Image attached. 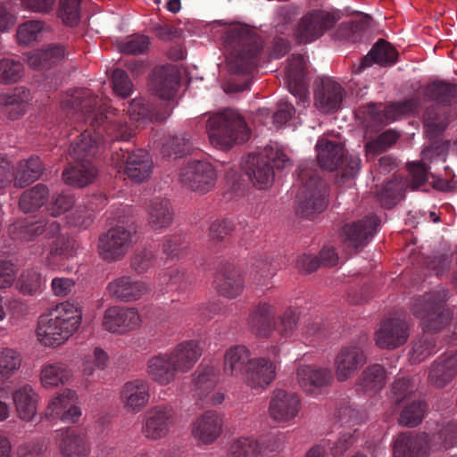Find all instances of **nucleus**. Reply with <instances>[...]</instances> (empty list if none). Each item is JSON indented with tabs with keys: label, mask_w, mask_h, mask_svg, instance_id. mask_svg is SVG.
Returning a JSON list of instances; mask_svg holds the SVG:
<instances>
[{
	"label": "nucleus",
	"mask_w": 457,
	"mask_h": 457,
	"mask_svg": "<svg viewBox=\"0 0 457 457\" xmlns=\"http://www.w3.org/2000/svg\"><path fill=\"white\" fill-rule=\"evenodd\" d=\"M61 107L66 114V126L74 124V129H79L77 125H88L71 144L70 155L73 161L93 162L107 143L129 141L133 136L124 114L108 106L90 89L77 88L68 92Z\"/></svg>",
	"instance_id": "1"
},
{
	"label": "nucleus",
	"mask_w": 457,
	"mask_h": 457,
	"mask_svg": "<svg viewBox=\"0 0 457 457\" xmlns=\"http://www.w3.org/2000/svg\"><path fill=\"white\" fill-rule=\"evenodd\" d=\"M447 299L448 292L445 289L432 291L413 298L411 312L414 316L421 319L424 331L423 336L415 341L412 346L413 358L419 361L436 352V340L432 334L442 330L452 319L450 312L445 308Z\"/></svg>",
	"instance_id": "2"
},
{
	"label": "nucleus",
	"mask_w": 457,
	"mask_h": 457,
	"mask_svg": "<svg viewBox=\"0 0 457 457\" xmlns=\"http://www.w3.org/2000/svg\"><path fill=\"white\" fill-rule=\"evenodd\" d=\"M223 45L228 56V68L234 74H251L257 68L262 49V38L248 26L237 24L225 31Z\"/></svg>",
	"instance_id": "3"
},
{
	"label": "nucleus",
	"mask_w": 457,
	"mask_h": 457,
	"mask_svg": "<svg viewBox=\"0 0 457 457\" xmlns=\"http://www.w3.org/2000/svg\"><path fill=\"white\" fill-rule=\"evenodd\" d=\"M81 320L80 307L69 301L63 302L39 317L37 328V339L46 346H59L78 330Z\"/></svg>",
	"instance_id": "4"
},
{
	"label": "nucleus",
	"mask_w": 457,
	"mask_h": 457,
	"mask_svg": "<svg viewBox=\"0 0 457 457\" xmlns=\"http://www.w3.org/2000/svg\"><path fill=\"white\" fill-rule=\"evenodd\" d=\"M301 187L297 194V214L312 219L322 212L328 205V185L320 178V170L313 161H303L298 167Z\"/></svg>",
	"instance_id": "5"
},
{
	"label": "nucleus",
	"mask_w": 457,
	"mask_h": 457,
	"mask_svg": "<svg viewBox=\"0 0 457 457\" xmlns=\"http://www.w3.org/2000/svg\"><path fill=\"white\" fill-rule=\"evenodd\" d=\"M206 128L211 143L220 149L245 143L250 138V129L244 117L233 109H225L210 116Z\"/></svg>",
	"instance_id": "6"
},
{
	"label": "nucleus",
	"mask_w": 457,
	"mask_h": 457,
	"mask_svg": "<svg viewBox=\"0 0 457 457\" xmlns=\"http://www.w3.org/2000/svg\"><path fill=\"white\" fill-rule=\"evenodd\" d=\"M291 160L277 145H268L262 152L249 154L243 161V169L249 179L259 188H267L274 179V168L283 170Z\"/></svg>",
	"instance_id": "7"
},
{
	"label": "nucleus",
	"mask_w": 457,
	"mask_h": 457,
	"mask_svg": "<svg viewBox=\"0 0 457 457\" xmlns=\"http://www.w3.org/2000/svg\"><path fill=\"white\" fill-rule=\"evenodd\" d=\"M317 159L324 170H337L340 173L341 181L353 179L361 168V159L357 155L345 154L341 143L320 138L316 144Z\"/></svg>",
	"instance_id": "8"
},
{
	"label": "nucleus",
	"mask_w": 457,
	"mask_h": 457,
	"mask_svg": "<svg viewBox=\"0 0 457 457\" xmlns=\"http://www.w3.org/2000/svg\"><path fill=\"white\" fill-rule=\"evenodd\" d=\"M112 164L132 181L141 183L150 177L153 162L148 153L143 149L130 151L128 148L111 146Z\"/></svg>",
	"instance_id": "9"
},
{
	"label": "nucleus",
	"mask_w": 457,
	"mask_h": 457,
	"mask_svg": "<svg viewBox=\"0 0 457 457\" xmlns=\"http://www.w3.org/2000/svg\"><path fill=\"white\" fill-rule=\"evenodd\" d=\"M336 12L312 10L304 14L294 29V37L299 44L312 43L331 29L339 21Z\"/></svg>",
	"instance_id": "10"
},
{
	"label": "nucleus",
	"mask_w": 457,
	"mask_h": 457,
	"mask_svg": "<svg viewBox=\"0 0 457 457\" xmlns=\"http://www.w3.org/2000/svg\"><path fill=\"white\" fill-rule=\"evenodd\" d=\"M179 178L191 190L206 193L214 187L217 172L209 162L190 161L180 169Z\"/></svg>",
	"instance_id": "11"
},
{
	"label": "nucleus",
	"mask_w": 457,
	"mask_h": 457,
	"mask_svg": "<svg viewBox=\"0 0 457 457\" xmlns=\"http://www.w3.org/2000/svg\"><path fill=\"white\" fill-rule=\"evenodd\" d=\"M380 226V220L375 214H370L357 221L345 224L341 237L346 246L360 250L368 245Z\"/></svg>",
	"instance_id": "12"
},
{
	"label": "nucleus",
	"mask_w": 457,
	"mask_h": 457,
	"mask_svg": "<svg viewBox=\"0 0 457 457\" xmlns=\"http://www.w3.org/2000/svg\"><path fill=\"white\" fill-rule=\"evenodd\" d=\"M131 243L132 232L123 226H116L100 236L99 254L108 262L120 260L125 255Z\"/></svg>",
	"instance_id": "13"
},
{
	"label": "nucleus",
	"mask_w": 457,
	"mask_h": 457,
	"mask_svg": "<svg viewBox=\"0 0 457 457\" xmlns=\"http://www.w3.org/2000/svg\"><path fill=\"white\" fill-rule=\"evenodd\" d=\"M418 107V101L407 99L403 102L383 106L381 104H370L363 112L365 119L371 125L384 126L400 117L414 112Z\"/></svg>",
	"instance_id": "14"
},
{
	"label": "nucleus",
	"mask_w": 457,
	"mask_h": 457,
	"mask_svg": "<svg viewBox=\"0 0 457 457\" xmlns=\"http://www.w3.org/2000/svg\"><path fill=\"white\" fill-rule=\"evenodd\" d=\"M140 323L136 308L112 306L105 310L102 325L108 332L125 334L138 328Z\"/></svg>",
	"instance_id": "15"
},
{
	"label": "nucleus",
	"mask_w": 457,
	"mask_h": 457,
	"mask_svg": "<svg viewBox=\"0 0 457 457\" xmlns=\"http://www.w3.org/2000/svg\"><path fill=\"white\" fill-rule=\"evenodd\" d=\"M218 379L217 370L213 366L204 365L198 367L194 378L195 395L204 404L217 405L221 403L225 395L221 392L212 393Z\"/></svg>",
	"instance_id": "16"
},
{
	"label": "nucleus",
	"mask_w": 457,
	"mask_h": 457,
	"mask_svg": "<svg viewBox=\"0 0 457 457\" xmlns=\"http://www.w3.org/2000/svg\"><path fill=\"white\" fill-rule=\"evenodd\" d=\"M367 358L363 349L357 344H351L340 349L334 361L338 381L351 378L365 363Z\"/></svg>",
	"instance_id": "17"
},
{
	"label": "nucleus",
	"mask_w": 457,
	"mask_h": 457,
	"mask_svg": "<svg viewBox=\"0 0 457 457\" xmlns=\"http://www.w3.org/2000/svg\"><path fill=\"white\" fill-rule=\"evenodd\" d=\"M48 419H59L63 422L75 423L81 416V411L77 406V395L71 389H64L54 397L46 410Z\"/></svg>",
	"instance_id": "18"
},
{
	"label": "nucleus",
	"mask_w": 457,
	"mask_h": 457,
	"mask_svg": "<svg viewBox=\"0 0 457 457\" xmlns=\"http://www.w3.org/2000/svg\"><path fill=\"white\" fill-rule=\"evenodd\" d=\"M4 158H2V187L13 182L14 187L23 188L37 180L44 170V165L39 157L31 156L27 160L20 162L16 172L5 173Z\"/></svg>",
	"instance_id": "19"
},
{
	"label": "nucleus",
	"mask_w": 457,
	"mask_h": 457,
	"mask_svg": "<svg viewBox=\"0 0 457 457\" xmlns=\"http://www.w3.org/2000/svg\"><path fill=\"white\" fill-rule=\"evenodd\" d=\"M301 401L297 394L284 389H276L270 398L269 412L278 422L294 420L299 413Z\"/></svg>",
	"instance_id": "20"
},
{
	"label": "nucleus",
	"mask_w": 457,
	"mask_h": 457,
	"mask_svg": "<svg viewBox=\"0 0 457 457\" xmlns=\"http://www.w3.org/2000/svg\"><path fill=\"white\" fill-rule=\"evenodd\" d=\"M409 328L400 318L386 319L380 323L375 333L376 345L380 348L395 349L406 343Z\"/></svg>",
	"instance_id": "21"
},
{
	"label": "nucleus",
	"mask_w": 457,
	"mask_h": 457,
	"mask_svg": "<svg viewBox=\"0 0 457 457\" xmlns=\"http://www.w3.org/2000/svg\"><path fill=\"white\" fill-rule=\"evenodd\" d=\"M175 423V412L169 406L150 409L145 415L143 433L150 439H160L168 435Z\"/></svg>",
	"instance_id": "22"
},
{
	"label": "nucleus",
	"mask_w": 457,
	"mask_h": 457,
	"mask_svg": "<svg viewBox=\"0 0 457 457\" xmlns=\"http://www.w3.org/2000/svg\"><path fill=\"white\" fill-rule=\"evenodd\" d=\"M344 96L345 89L342 86L331 79L326 78L316 85L314 104L322 112H334L341 107Z\"/></svg>",
	"instance_id": "23"
},
{
	"label": "nucleus",
	"mask_w": 457,
	"mask_h": 457,
	"mask_svg": "<svg viewBox=\"0 0 457 457\" xmlns=\"http://www.w3.org/2000/svg\"><path fill=\"white\" fill-rule=\"evenodd\" d=\"M149 291L146 283L137 280L131 276H120L108 283V295L117 301L129 303L138 300Z\"/></svg>",
	"instance_id": "24"
},
{
	"label": "nucleus",
	"mask_w": 457,
	"mask_h": 457,
	"mask_svg": "<svg viewBox=\"0 0 457 457\" xmlns=\"http://www.w3.org/2000/svg\"><path fill=\"white\" fill-rule=\"evenodd\" d=\"M296 378L301 388L307 394L316 396L322 388L328 386L333 381V373L328 368H317L310 365L300 366Z\"/></svg>",
	"instance_id": "25"
},
{
	"label": "nucleus",
	"mask_w": 457,
	"mask_h": 457,
	"mask_svg": "<svg viewBox=\"0 0 457 457\" xmlns=\"http://www.w3.org/2000/svg\"><path fill=\"white\" fill-rule=\"evenodd\" d=\"M276 370L274 361L265 357L253 358L245 370V381L251 388L262 390L275 379Z\"/></svg>",
	"instance_id": "26"
},
{
	"label": "nucleus",
	"mask_w": 457,
	"mask_h": 457,
	"mask_svg": "<svg viewBox=\"0 0 457 457\" xmlns=\"http://www.w3.org/2000/svg\"><path fill=\"white\" fill-rule=\"evenodd\" d=\"M428 436L426 433H402L394 441V457H428Z\"/></svg>",
	"instance_id": "27"
},
{
	"label": "nucleus",
	"mask_w": 457,
	"mask_h": 457,
	"mask_svg": "<svg viewBox=\"0 0 457 457\" xmlns=\"http://www.w3.org/2000/svg\"><path fill=\"white\" fill-rule=\"evenodd\" d=\"M179 86V78L172 66L156 67L149 82L150 89L162 100L172 99Z\"/></svg>",
	"instance_id": "28"
},
{
	"label": "nucleus",
	"mask_w": 457,
	"mask_h": 457,
	"mask_svg": "<svg viewBox=\"0 0 457 457\" xmlns=\"http://www.w3.org/2000/svg\"><path fill=\"white\" fill-rule=\"evenodd\" d=\"M305 61L301 54H293L287 67V79L289 92L305 104L309 100L307 84L304 79Z\"/></svg>",
	"instance_id": "29"
},
{
	"label": "nucleus",
	"mask_w": 457,
	"mask_h": 457,
	"mask_svg": "<svg viewBox=\"0 0 457 457\" xmlns=\"http://www.w3.org/2000/svg\"><path fill=\"white\" fill-rule=\"evenodd\" d=\"M149 383L137 378L128 381L120 391V401L128 411H140L149 401Z\"/></svg>",
	"instance_id": "30"
},
{
	"label": "nucleus",
	"mask_w": 457,
	"mask_h": 457,
	"mask_svg": "<svg viewBox=\"0 0 457 457\" xmlns=\"http://www.w3.org/2000/svg\"><path fill=\"white\" fill-rule=\"evenodd\" d=\"M457 374V350L438 357L431 365L428 372L429 383L442 388L448 385Z\"/></svg>",
	"instance_id": "31"
},
{
	"label": "nucleus",
	"mask_w": 457,
	"mask_h": 457,
	"mask_svg": "<svg viewBox=\"0 0 457 457\" xmlns=\"http://www.w3.org/2000/svg\"><path fill=\"white\" fill-rule=\"evenodd\" d=\"M54 438L61 453L65 457L86 456L89 452L84 434L75 428L58 429Z\"/></svg>",
	"instance_id": "32"
},
{
	"label": "nucleus",
	"mask_w": 457,
	"mask_h": 457,
	"mask_svg": "<svg viewBox=\"0 0 457 457\" xmlns=\"http://www.w3.org/2000/svg\"><path fill=\"white\" fill-rule=\"evenodd\" d=\"M178 373H187L192 370L202 355V347L196 340L179 343L169 353Z\"/></svg>",
	"instance_id": "33"
},
{
	"label": "nucleus",
	"mask_w": 457,
	"mask_h": 457,
	"mask_svg": "<svg viewBox=\"0 0 457 457\" xmlns=\"http://www.w3.org/2000/svg\"><path fill=\"white\" fill-rule=\"evenodd\" d=\"M398 58L397 50L386 40L378 39L371 47L370 52L361 60L359 65L355 68V73H361L366 68L373 63L381 66L393 65Z\"/></svg>",
	"instance_id": "34"
},
{
	"label": "nucleus",
	"mask_w": 457,
	"mask_h": 457,
	"mask_svg": "<svg viewBox=\"0 0 457 457\" xmlns=\"http://www.w3.org/2000/svg\"><path fill=\"white\" fill-rule=\"evenodd\" d=\"M172 109L173 107L168 103H164V106L156 108L143 98H135L129 103L127 112L129 119L133 120L163 121L170 115Z\"/></svg>",
	"instance_id": "35"
},
{
	"label": "nucleus",
	"mask_w": 457,
	"mask_h": 457,
	"mask_svg": "<svg viewBox=\"0 0 457 457\" xmlns=\"http://www.w3.org/2000/svg\"><path fill=\"white\" fill-rule=\"evenodd\" d=\"M222 420L215 411H206L195 422L193 435L204 444H212L221 434Z\"/></svg>",
	"instance_id": "36"
},
{
	"label": "nucleus",
	"mask_w": 457,
	"mask_h": 457,
	"mask_svg": "<svg viewBox=\"0 0 457 457\" xmlns=\"http://www.w3.org/2000/svg\"><path fill=\"white\" fill-rule=\"evenodd\" d=\"M274 317V308L266 303H261L251 312L248 324L257 336L267 337L275 328Z\"/></svg>",
	"instance_id": "37"
},
{
	"label": "nucleus",
	"mask_w": 457,
	"mask_h": 457,
	"mask_svg": "<svg viewBox=\"0 0 457 457\" xmlns=\"http://www.w3.org/2000/svg\"><path fill=\"white\" fill-rule=\"evenodd\" d=\"M386 385V370L380 364H372L363 370L357 380V391L368 395L380 392Z\"/></svg>",
	"instance_id": "38"
},
{
	"label": "nucleus",
	"mask_w": 457,
	"mask_h": 457,
	"mask_svg": "<svg viewBox=\"0 0 457 457\" xmlns=\"http://www.w3.org/2000/svg\"><path fill=\"white\" fill-rule=\"evenodd\" d=\"M147 373L160 385L170 384L178 374L169 353H160L151 358L147 364Z\"/></svg>",
	"instance_id": "39"
},
{
	"label": "nucleus",
	"mask_w": 457,
	"mask_h": 457,
	"mask_svg": "<svg viewBox=\"0 0 457 457\" xmlns=\"http://www.w3.org/2000/svg\"><path fill=\"white\" fill-rule=\"evenodd\" d=\"M97 173L94 162L73 161L62 172V179L68 185L84 187L90 183Z\"/></svg>",
	"instance_id": "40"
},
{
	"label": "nucleus",
	"mask_w": 457,
	"mask_h": 457,
	"mask_svg": "<svg viewBox=\"0 0 457 457\" xmlns=\"http://www.w3.org/2000/svg\"><path fill=\"white\" fill-rule=\"evenodd\" d=\"M13 403L19 417L30 420L37 413V395L29 385H24L12 394Z\"/></svg>",
	"instance_id": "41"
},
{
	"label": "nucleus",
	"mask_w": 457,
	"mask_h": 457,
	"mask_svg": "<svg viewBox=\"0 0 457 457\" xmlns=\"http://www.w3.org/2000/svg\"><path fill=\"white\" fill-rule=\"evenodd\" d=\"M148 222L154 229L168 228L173 220V211L168 199L156 197L151 200L147 209Z\"/></svg>",
	"instance_id": "42"
},
{
	"label": "nucleus",
	"mask_w": 457,
	"mask_h": 457,
	"mask_svg": "<svg viewBox=\"0 0 457 457\" xmlns=\"http://www.w3.org/2000/svg\"><path fill=\"white\" fill-rule=\"evenodd\" d=\"M252 359L250 352L245 346L237 345L231 347L225 354V373L233 377L244 376Z\"/></svg>",
	"instance_id": "43"
},
{
	"label": "nucleus",
	"mask_w": 457,
	"mask_h": 457,
	"mask_svg": "<svg viewBox=\"0 0 457 457\" xmlns=\"http://www.w3.org/2000/svg\"><path fill=\"white\" fill-rule=\"evenodd\" d=\"M29 95V91L21 87H14L12 92L2 93V103H4L2 112L8 113L11 120H17L24 114Z\"/></svg>",
	"instance_id": "44"
},
{
	"label": "nucleus",
	"mask_w": 457,
	"mask_h": 457,
	"mask_svg": "<svg viewBox=\"0 0 457 457\" xmlns=\"http://www.w3.org/2000/svg\"><path fill=\"white\" fill-rule=\"evenodd\" d=\"M65 56V48L61 45H50L37 50L29 56V66L37 70L49 69L52 65L62 60Z\"/></svg>",
	"instance_id": "45"
},
{
	"label": "nucleus",
	"mask_w": 457,
	"mask_h": 457,
	"mask_svg": "<svg viewBox=\"0 0 457 457\" xmlns=\"http://www.w3.org/2000/svg\"><path fill=\"white\" fill-rule=\"evenodd\" d=\"M424 96L438 105L449 106L457 100V85L434 81L425 87Z\"/></svg>",
	"instance_id": "46"
},
{
	"label": "nucleus",
	"mask_w": 457,
	"mask_h": 457,
	"mask_svg": "<svg viewBox=\"0 0 457 457\" xmlns=\"http://www.w3.org/2000/svg\"><path fill=\"white\" fill-rule=\"evenodd\" d=\"M48 187L41 183L25 190L19 200V207L23 212H33L41 208L48 200Z\"/></svg>",
	"instance_id": "47"
},
{
	"label": "nucleus",
	"mask_w": 457,
	"mask_h": 457,
	"mask_svg": "<svg viewBox=\"0 0 457 457\" xmlns=\"http://www.w3.org/2000/svg\"><path fill=\"white\" fill-rule=\"evenodd\" d=\"M193 149V142L189 134L183 132L169 137L162 146V154L165 157H182Z\"/></svg>",
	"instance_id": "48"
},
{
	"label": "nucleus",
	"mask_w": 457,
	"mask_h": 457,
	"mask_svg": "<svg viewBox=\"0 0 457 457\" xmlns=\"http://www.w3.org/2000/svg\"><path fill=\"white\" fill-rule=\"evenodd\" d=\"M44 224L40 220L29 221L27 220H18L8 228V233L12 239L23 241L34 240L37 237L44 233Z\"/></svg>",
	"instance_id": "49"
},
{
	"label": "nucleus",
	"mask_w": 457,
	"mask_h": 457,
	"mask_svg": "<svg viewBox=\"0 0 457 457\" xmlns=\"http://www.w3.org/2000/svg\"><path fill=\"white\" fill-rule=\"evenodd\" d=\"M71 376V371L65 364L51 363L42 368L40 380L44 387H54L65 384Z\"/></svg>",
	"instance_id": "50"
},
{
	"label": "nucleus",
	"mask_w": 457,
	"mask_h": 457,
	"mask_svg": "<svg viewBox=\"0 0 457 457\" xmlns=\"http://www.w3.org/2000/svg\"><path fill=\"white\" fill-rule=\"evenodd\" d=\"M16 286L23 295H36L42 292L45 286V278L37 270L28 269L22 271Z\"/></svg>",
	"instance_id": "51"
},
{
	"label": "nucleus",
	"mask_w": 457,
	"mask_h": 457,
	"mask_svg": "<svg viewBox=\"0 0 457 457\" xmlns=\"http://www.w3.org/2000/svg\"><path fill=\"white\" fill-rule=\"evenodd\" d=\"M260 448L253 436H239L232 440L228 447V457H257Z\"/></svg>",
	"instance_id": "52"
},
{
	"label": "nucleus",
	"mask_w": 457,
	"mask_h": 457,
	"mask_svg": "<svg viewBox=\"0 0 457 457\" xmlns=\"http://www.w3.org/2000/svg\"><path fill=\"white\" fill-rule=\"evenodd\" d=\"M216 288L220 295L233 299L242 293L244 280L237 271H228L219 279Z\"/></svg>",
	"instance_id": "53"
},
{
	"label": "nucleus",
	"mask_w": 457,
	"mask_h": 457,
	"mask_svg": "<svg viewBox=\"0 0 457 457\" xmlns=\"http://www.w3.org/2000/svg\"><path fill=\"white\" fill-rule=\"evenodd\" d=\"M449 117L438 105H433L425 111L424 124L432 136L440 135L447 127Z\"/></svg>",
	"instance_id": "54"
},
{
	"label": "nucleus",
	"mask_w": 457,
	"mask_h": 457,
	"mask_svg": "<svg viewBox=\"0 0 457 457\" xmlns=\"http://www.w3.org/2000/svg\"><path fill=\"white\" fill-rule=\"evenodd\" d=\"M278 269L267 257H259L253 263L251 277L258 287H268Z\"/></svg>",
	"instance_id": "55"
},
{
	"label": "nucleus",
	"mask_w": 457,
	"mask_h": 457,
	"mask_svg": "<svg viewBox=\"0 0 457 457\" xmlns=\"http://www.w3.org/2000/svg\"><path fill=\"white\" fill-rule=\"evenodd\" d=\"M427 409V404L421 400L413 399L408 403L400 413L398 421L406 427H416L419 425Z\"/></svg>",
	"instance_id": "56"
},
{
	"label": "nucleus",
	"mask_w": 457,
	"mask_h": 457,
	"mask_svg": "<svg viewBox=\"0 0 457 457\" xmlns=\"http://www.w3.org/2000/svg\"><path fill=\"white\" fill-rule=\"evenodd\" d=\"M107 204V198L102 194L94 195L89 200V211H79L77 210L70 217L69 223L71 226L78 227L79 228L85 229L92 222V212L97 209L98 206H104Z\"/></svg>",
	"instance_id": "57"
},
{
	"label": "nucleus",
	"mask_w": 457,
	"mask_h": 457,
	"mask_svg": "<svg viewBox=\"0 0 457 457\" xmlns=\"http://www.w3.org/2000/svg\"><path fill=\"white\" fill-rule=\"evenodd\" d=\"M82 0H59L57 15L62 21L70 27H74L80 21Z\"/></svg>",
	"instance_id": "58"
},
{
	"label": "nucleus",
	"mask_w": 457,
	"mask_h": 457,
	"mask_svg": "<svg viewBox=\"0 0 457 457\" xmlns=\"http://www.w3.org/2000/svg\"><path fill=\"white\" fill-rule=\"evenodd\" d=\"M400 135L396 131L387 129L381 133L375 140L368 142L365 145V151L368 159L386 151L397 141Z\"/></svg>",
	"instance_id": "59"
},
{
	"label": "nucleus",
	"mask_w": 457,
	"mask_h": 457,
	"mask_svg": "<svg viewBox=\"0 0 457 457\" xmlns=\"http://www.w3.org/2000/svg\"><path fill=\"white\" fill-rule=\"evenodd\" d=\"M418 386L414 378H397L392 384L391 391L393 400L399 405L405 400H410L415 395Z\"/></svg>",
	"instance_id": "60"
},
{
	"label": "nucleus",
	"mask_w": 457,
	"mask_h": 457,
	"mask_svg": "<svg viewBox=\"0 0 457 457\" xmlns=\"http://www.w3.org/2000/svg\"><path fill=\"white\" fill-rule=\"evenodd\" d=\"M404 185L397 179L388 181L378 192V202L385 208L390 209L400 200Z\"/></svg>",
	"instance_id": "61"
},
{
	"label": "nucleus",
	"mask_w": 457,
	"mask_h": 457,
	"mask_svg": "<svg viewBox=\"0 0 457 457\" xmlns=\"http://www.w3.org/2000/svg\"><path fill=\"white\" fill-rule=\"evenodd\" d=\"M370 17L366 15L359 20L343 22L337 29L338 37L355 41L358 36L364 31L370 25Z\"/></svg>",
	"instance_id": "62"
},
{
	"label": "nucleus",
	"mask_w": 457,
	"mask_h": 457,
	"mask_svg": "<svg viewBox=\"0 0 457 457\" xmlns=\"http://www.w3.org/2000/svg\"><path fill=\"white\" fill-rule=\"evenodd\" d=\"M44 29V22L32 20L21 24L17 29V39L20 44L29 45L38 40Z\"/></svg>",
	"instance_id": "63"
},
{
	"label": "nucleus",
	"mask_w": 457,
	"mask_h": 457,
	"mask_svg": "<svg viewBox=\"0 0 457 457\" xmlns=\"http://www.w3.org/2000/svg\"><path fill=\"white\" fill-rule=\"evenodd\" d=\"M360 433L358 429L348 428L339 433L338 438L329 447L333 457H342L343 454L357 441Z\"/></svg>",
	"instance_id": "64"
}]
</instances>
